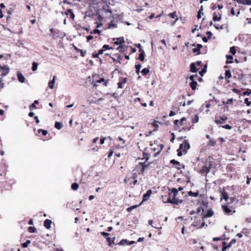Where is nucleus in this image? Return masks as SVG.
<instances>
[{"mask_svg":"<svg viewBox=\"0 0 251 251\" xmlns=\"http://www.w3.org/2000/svg\"><path fill=\"white\" fill-rule=\"evenodd\" d=\"M236 1L239 4H247L249 5H251V0H232Z\"/></svg>","mask_w":251,"mask_h":251,"instance_id":"6e6552de","label":"nucleus"},{"mask_svg":"<svg viewBox=\"0 0 251 251\" xmlns=\"http://www.w3.org/2000/svg\"><path fill=\"white\" fill-rule=\"evenodd\" d=\"M165 202H169V203H171L172 204L178 205L179 204H180L182 202V200H179L176 198H168L167 199V201Z\"/></svg>","mask_w":251,"mask_h":251,"instance_id":"f257e3e1","label":"nucleus"},{"mask_svg":"<svg viewBox=\"0 0 251 251\" xmlns=\"http://www.w3.org/2000/svg\"><path fill=\"white\" fill-rule=\"evenodd\" d=\"M215 144V142L214 140H210L209 141V145L211 146H214Z\"/></svg>","mask_w":251,"mask_h":251,"instance_id":"680f3d73","label":"nucleus"},{"mask_svg":"<svg viewBox=\"0 0 251 251\" xmlns=\"http://www.w3.org/2000/svg\"><path fill=\"white\" fill-rule=\"evenodd\" d=\"M101 234L104 237H106V236H108V235H109V234L108 233L105 232H101Z\"/></svg>","mask_w":251,"mask_h":251,"instance_id":"e2e57ef3","label":"nucleus"},{"mask_svg":"<svg viewBox=\"0 0 251 251\" xmlns=\"http://www.w3.org/2000/svg\"><path fill=\"white\" fill-rule=\"evenodd\" d=\"M78 52L80 53L81 55L83 57H84L86 53L85 51H84L82 50H80Z\"/></svg>","mask_w":251,"mask_h":251,"instance_id":"5fc2aeb1","label":"nucleus"},{"mask_svg":"<svg viewBox=\"0 0 251 251\" xmlns=\"http://www.w3.org/2000/svg\"><path fill=\"white\" fill-rule=\"evenodd\" d=\"M106 240H107V242L108 243V245H109V246H110L111 245V244H114V243L113 241H112V242H111V238H110V237H107V238H106Z\"/></svg>","mask_w":251,"mask_h":251,"instance_id":"8fccbe9b","label":"nucleus"},{"mask_svg":"<svg viewBox=\"0 0 251 251\" xmlns=\"http://www.w3.org/2000/svg\"><path fill=\"white\" fill-rule=\"evenodd\" d=\"M188 195L190 196H192V197H197L199 195V193L198 192H193L192 191H189L188 192Z\"/></svg>","mask_w":251,"mask_h":251,"instance_id":"72a5a7b5","label":"nucleus"},{"mask_svg":"<svg viewBox=\"0 0 251 251\" xmlns=\"http://www.w3.org/2000/svg\"><path fill=\"white\" fill-rule=\"evenodd\" d=\"M214 21H219L221 20V17H213Z\"/></svg>","mask_w":251,"mask_h":251,"instance_id":"13d9d810","label":"nucleus"},{"mask_svg":"<svg viewBox=\"0 0 251 251\" xmlns=\"http://www.w3.org/2000/svg\"><path fill=\"white\" fill-rule=\"evenodd\" d=\"M106 140V137H101L100 139V143L101 144H103L104 143V141Z\"/></svg>","mask_w":251,"mask_h":251,"instance_id":"bf43d9fd","label":"nucleus"},{"mask_svg":"<svg viewBox=\"0 0 251 251\" xmlns=\"http://www.w3.org/2000/svg\"><path fill=\"white\" fill-rule=\"evenodd\" d=\"M104 81V79L103 78H101L100 79L97 81V83H101Z\"/></svg>","mask_w":251,"mask_h":251,"instance_id":"774afa93","label":"nucleus"},{"mask_svg":"<svg viewBox=\"0 0 251 251\" xmlns=\"http://www.w3.org/2000/svg\"><path fill=\"white\" fill-rule=\"evenodd\" d=\"M0 69L2 70L1 75L4 76L6 75L9 72V68L8 66H0Z\"/></svg>","mask_w":251,"mask_h":251,"instance_id":"7ed1b4c3","label":"nucleus"},{"mask_svg":"<svg viewBox=\"0 0 251 251\" xmlns=\"http://www.w3.org/2000/svg\"><path fill=\"white\" fill-rule=\"evenodd\" d=\"M90 33L91 34H96L97 33V34H100V33H101V31L99 29H98L96 28L95 29L90 31Z\"/></svg>","mask_w":251,"mask_h":251,"instance_id":"f704fd0d","label":"nucleus"},{"mask_svg":"<svg viewBox=\"0 0 251 251\" xmlns=\"http://www.w3.org/2000/svg\"><path fill=\"white\" fill-rule=\"evenodd\" d=\"M50 31L51 34L50 36H52V38L54 39H55L57 37H59L60 36L58 35V32L55 31L53 28H51L50 29Z\"/></svg>","mask_w":251,"mask_h":251,"instance_id":"f8f14e48","label":"nucleus"},{"mask_svg":"<svg viewBox=\"0 0 251 251\" xmlns=\"http://www.w3.org/2000/svg\"><path fill=\"white\" fill-rule=\"evenodd\" d=\"M38 101L37 100H34V102L31 105H30L29 106L30 110H32L33 109H36V107L35 106V104H38Z\"/></svg>","mask_w":251,"mask_h":251,"instance_id":"393cba45","label":"nucleus"},{"mask_svg":"<svg viewBox=\"0 0 251 251\" xmlns=\"http://www.w3.org/2000/svg\"><path fill=\"white\" fill-rule=\"evenodd\" d=\"M222 209L226 213H229L231 212V210L227 205H223Z\"/></svg>","mask_w":251,"mask_h":251,"instance_id":"dca6fc26","label":"nucleus"},{"mask_svg":"<svg viewBox=\"0 0 251 251\" xmlns=\"http://www.w3.org/2000/svg\"><path fill=\"white\" fill-rule=\"evenodd\" d=\"M226 57L227 58V60L226 61V64L231 63L233 62V56L230 55H226Z\"/></svg>","mask_w":251,"mask_h":251,"instance_id":"4be33fe9","label":"nucleus"},{"mask_svg":"<svg viewBox=\"0 0 251 251\" xmlns=\"http://www.w3.org/2000/svg\"><path fill=\"white\" fill-rule=\"evenodd\" d=\"M190 146L189 143L186 140H184L183 144H180L179 145V149H182L183 151L185 153L187 152V150L190 149Z\"/></svg>","mask_w":251,"mask_h":251,"instance_id":"f03ea898","label":"nucleus"},{"mask_svg":"<svg viewBox=\"0 0 251 251\" xmlns=\"http://www.w3.org/2000/svg\"><path fill=\"white\" fill-rule=\"evenodd\" d=\"M178 18L177 17L173 22H169L170 23V25L171 26H173L175 25L176 23L178 21Z\"/></svg>","mask_w":251,"mask_h":251,"instance_id":"603ef678","label":"nucleus"},{"mask_svg":"<svg viewBox=\"0 0 251 251\" xmlns=\"http://www.w3.org/2000/svg\"><path fill=\"white\" fill-rule=\"evenodd\" d=\"M51 221L49 219H46L44 222V226L47 228L50 229L51 227Z\"/></svg>","mask_w":251,"mask_h":251,"instance_id":"ddd939ff","label":"nucleus"},{"mask_svg":"<svg viewBox=\"0 0 251 251\" xmlns=\"http://www.w3.org/2000/svg\"><path fill=\"white\" fill-rule=\"evenodd\" d=\"M245 103L247 106H250L251 104V101H250L248 98H246L245 99Z\"/></svg>","mask_w":251,"mask_h":251,"instance_id":"de8ad7c7","label":"nucleus"},{"mask_svg":"<svg viewBox=\"0 0 251 251\" xmlns=\"http://www.w3.org/2000/svg\"><path fill=\"white\" fill-rule=\"evenodd\" d=\"M207 35H208V39H210L211 38V35H212L211 32L210 31H207V33H206Z\"/></svg>","mask_w":251,"mask_h":251,"instance_id":"0e129e2a","label":"nucleus"},{"mask_svg":"<svg viewBox=\"0 0 251 251\" xmlns=\"http://www.w3.org/2000/svg\"><path fill=\"white\" fill-rule=\"evenodd\" d=\"M222 127L228 130H230L232 128V126L229 125H226L225 126H222Z\"/></svg>","mask_w":251,"mask_h":251,"instance_id":"09e8293b","label":"nucleus"},{"mask_svg":"<svg viewBox=\"0 0 251 251\" xmlns=\"http://www.w3.org/2000/svg\"><path fill=\"white\" fill-rule=\"evenodd\" d=\"M223 8V5H220L219 4H213L212 6V9L214 11H215L217 8H218V10H220L221 9H222Z\"/></svg>","mask_w":251,"mask_h":251,"instance_id":"6ab92c4d","label":"nucleus"},{"mask_svg":"<svg viewBox=\"0 0 251 251\" xmlns=\"http://www.w3.org/2000/svg\"><path fill=\"white\" fill-rule=\"evenodd\" d=\"M71 187L73 190H77L78 189L79 185L77 183H74L72 184Z\"/></svg>","mask_w":251,"mask_h":251,"instance_id":"bb28decb","label":"nucleus"},{"mask_svg":"<svg viewBox=\"0 0 251 251\" xmlns=\"http://www.w3.org/2000/svg\"><path fill=\"white\" fill-rule=\"evenodd\" d=\"M199 120V116L198 115H196L195 116L194 118L192 120V122L193 123H197L198 122Z\"/></svg>","mask_w":251,"mask_h":251,"instance_id":"37998d69","label":"nucleus"},{"mask_svg":"<svg viewBox=\"0 0 251 251\" xmlns=\"http://www.w3.org/2000/svg\"><path fill=\"white\" fill-rule=\"evenodd\" d=\"M140 54L139 55V59L140 61H143L145 59V53L144 50L142 49H139Z\"/></svg>","mask_w":251,"mask_h":251,"instance_id":"9b49d317","label":"nucleus"},{"mask_svg":"<svg viewBox=\"0 0 251 251\" xmlns=\"http://www.w3.org/2000/svg\"><path fill=\"white\" fill-rule=\"evenodd\" d=\"M178 194V190L176 188H173L171 190V192L169 193V198H174Z\"/></svg>","mask_w":251,"mask_h":251,"instance_id":"39448f33","label":"nucleus"},{"mask_svg":"<svg viewBox=\"0 0 251 251\" xmlns=\"http://www.w3.org/2000/svg\"><path fill=\"white\" fill-rule=\"evenodd\" d=\"M117 41L114 42V44L116 45H120V46L122 44V43H125V41L123 38H119L117 39Z\"/></svg>","mask_w":251,"mask_h":251,"instance_id":"aec40b11","label":"nucleus"},{"mask_svg":"<svg viewBox=\"0 0 251 251\" xmlns=\"http://www.w3.org/2000/svg\"><path fill=\"white\" fill-rule=\"evenodd\" d=\"M38 131L39 133L42 132V134L44 136L46 135L48 133L47 130L42 129H38Z\"/></svg>","mask_w":251,"mask_h":251,"instance_id":"e433bc0d","label":"nucleus"},{"mask_svg":"<svg viewBox=\"0 0 251 251\" xmlns=\"http://www.w3.org/2000/svg\"><path fill=\"white\" fill-rule=\"evenodd\" d=\"M213 215V211L212 209H210L208 210L207 214L203 216V218L210 217L212 216Z\"/></svg>","mask_w":251,"mask_h":251,"instance_id":"a211bd4d","label":"nucleus"},{"mask_svg":"<svg viewBox=\"0 0 251 251\" xmlns=\"http://www.w3.org/2000/svg\"><path fill=\"white\" fill-rule=\"evenodd\" d=\"M211 164L209 163L208 166L207 165L203 166L201 171V173L202 174L205 173L206 174H207L209 172V169L211 167Z\"/></svg>","mask_w":251,"mask_h":251,"instance_id":"0eeeda50","label":"nucleus"},{"mask_svg":"<svg viewBox=\"0 0 251 251\" xmlns=\"http://www.w3.org/2000/svg\"><path fill=\"white\" fill-rule=\"evenodd\" d=\"M236 240L235 239H232L230 242L227 244V247L230 248L233 244L236 243Z\"/></svg>","mask_w":251,"mask_h":251,"instance_id":"ea45409f","label":"nucleus"},{"mask_svg":"<svg viewBox=\"0 0 251 251\" xmlns=\"http://www.w3.org/2000/svg\"><path fill=\"white\" fill-rule=\"evenodd\" d=\"M251 94V90L248 89L247 91L243 92L244 95L249 96Z\"/></svg>","mask_w":251,"mask_h":251,"instance_id":"49530a36","label":"nucleus"},{"mask_svg":"<svg viewBox=\"0 0 251 251\" xmlns=\"http://www.w3.org/2000/svg\"><path fill=\"white\" fill-rule=\"evenodd\" d=\"M102 49H103V50H108V49H112V48L110 47L109 45H104L103 46Z\"/></svg>","mask_w":251,"mask_h":251,"instance_id":"3c124183","label":"nucleus"},{"mask_svg":"<svg viewBox=\"0 0 251 251\" xmlns=\"http://www.w3.org/2000/svg\"><path fill=\"white\" fill-rule=\"evenodd\" d=\"M186 119V118L185 117H183L181 119L180 122H179V124L182 125V123L183 121H185Z\"/></svg>","mask_w":251,"mask_h":251,"instance_id":"69168bd1","label":"nucleus"},{"mask_svg":"<svg viewBox=\"0 0 251 251\" xmlns=\"http://www.w3.org/2000/svg\"><path fill=\"white\" fill-rule=\"evenodd\" d=\"M31 243V241L30 240H26L25 242L23 243L22 244V246L23 248H26L27 247L28 245Z\"/></svg>","mask_w":251,"mask_h":251,"instance_id":"2f4dec72","label":"nucleus"},{"mask_svg":"<svg viewBox=\"0 0 251 251\" xmlns=\"http://www.w3.org/2000/svg\"><path fill=\"white\" fill-rule=\"evenodd\" d=\"M222 196H223V198L224 199H225L226 201H227L228 199V194L226 192H224L223 194H222Z\"/></svg>","mask_w":251,"mask_h":251,"instance_id":"79ce46f5","label":"nucleus"},{"mask_svg":"<svg viewBox=\"0 0 251 251\" xmlns=\"http://www.w3.org/2000/svg\"><path fill=\"white\" fill-rule=\"evenodd\" d=\"M230 52L232 55H234L236 53V50L234 47H232L230 48Z\"/></svg>","mask_w":251,"mask_h":251,"instance_id":"a18cd8bd","label":"nucleus"},{"mask_svg":"<svg viewBox=\"0 0 251 251\" xmlns=\"http://www.w3.org/2000/svg\"><path fill=\"white\" fill-rule=\"evenodd\" d=\"M141 204H139V205H140ZM139 206V205H133V206H131L128 208H127V212H131L132 211V210L137 208L138 206Z\"/></svg>","mask_w":251,"mask_h":251,"instance_id":"473e14b6","label":"nucleus"},{"mask_svg":"<svg viewBox=\"0 0 251 251\" xmlns=\"http://www.w3.org/2000/svg\"><path fill=\"white\" fill-rule=\"evenodd\" d=\"M141 68V65L140 64H138L135 65V68L136 69V73L139 74L140 72V70Z\"/></svg>","mask_w":251,"mask_h":251,"instance_id":"58836bf2","label":"nucleus"},{"mask_svg":"<svg viewBox=\"0 0 251 251\" xmlns=\"http://www.w3.org/2000/svg\"><path fill=\"white\" fill-rule=\"evenodd\" d=\"M149 72V69L148 68H144L141 71V73L144 75H147Z\"/></svg>","mask_w":251,"mask_h":251,"instance_id":"a19ab883","label":"nucleus"},{"mask_svg":"<svg viewBox=\"0 0 251 251\" xmlns=\"http://www.w3.org/2000/svg\"><path fill=\"white\" fill-rule=\"evenodd\" d=\"M206 70L205 68H203L201 71L200 72L199 74L201 75L202 76L204 73H205Z\"/></svg>","mask_w":251,"mask_h":251,"instance_id":"4d7b16f0","label":"nucleus"},{"mask_svg":"<svg viewBox=\"0 0 251 251\" xmlns=\"http://www.w3.org/2000/svg\"><path fill=\"white\" fill-rule=\"evenodd\" d=\"M190 71L192 73H196L197 72V69L194 63H192L190 64Z\"/></svg>","mask_w":251,"mask_h":251,"instance_id":"f3484780","label":"nucleus"},{"mask_svg":"<svg viewBox=\"0 0 251 251\" xmlns=\"http://www.w3.org/2000/svg\"><path fill=\"white\" fill-rule=\"evenodd\" d=\"M128 240L126 239H122L119 243L120 245H128Z\"/></svg>","mask_w":251,"mask_h":251,"instance_id":"cd10ccee","label":"nucleus"},{"mask_svg":"<svg viewBox=\"0 0 251 251\" xmlns=\"http://www.w3.org/2000/svg\"><path fill=\"white\" fill-rule=\"evenodd\" d=\"M140 165L142 166V171H144L148 167V165H145L143 163H140Z\"/></svg>","mask_w":251,"mask_h":251,"instance_id":"4c0bfd02","label":"nucleus"},{"mask_svg":"<svg viewBox=\"0 0 251 251\" xmlns=\"http://www.w3.org/2000/svg\"><path fill=\"white\" fill-rule=\"evenodd\" d=\"M227 118L226 117H220L215 120V122L217 124H222L225 123V121L227 120Z\"/></svg>","mask_w":251,"mask_h":251,"instance_id":"20e7f679","label":"nucleus"},{"mask_svg":"<svg viewBox=\"0 0 251 251\" xmlns=\"http://www.w3.org/2000/svg\"><path fill=\"white\" fill-rule=\"evenodd\" d=\"M55 79H56V76L54 75L53 77L52 80L49 82V87L50 89H53L54 87V83H55Z\"/></svg>","mask_w":251,"mask_h":251,"instance_id":"2eb2a0df","label":"nucleus"},{"mask_svg":"<svg viewBox=\"0 0 251 251\" xmlns=\"http://www.w3.org/2000/svg\"><path fill=\"white\" fill-rule=\"evenodd\" d=\"M32 70L33 71H35L37 70L38 64L36 62H33L32 63Z\"/></svg>","mask_w":251,"mask_h":251,"instance_id":"a878e982","label":"nucleus"},{"mask_svg":"<svg viewBox=\"0 0 251 251\" xmlns=\"http://www.w3.org/2000/svg\"><path fill=\"white\" fill-rule=\"evenodd\" d=\"M190 87L192 90H195L196 89V87L198 85V83L196 81H192L190 83Z\"/></svg>","mask_w":251,"mask_h":251,"instance_id":"5701e85b","label":"nucleus"},{"mask_svg":"<svg viewBox=\"0 0 251 251\" xmlns=\"http://www.w3.org/2000/svg\"><path fill=\"white\" fill-rule=\"evenodd\" d=\"M28 231L30 233H34L36 232V228L34 226H29L28 227Z\"/></svg>","mask_w":251,"mask_h":251,"instance_id":"c9c22d12","label":"nucleus"},{"mask_svg":"<svg viewBox=\"0 0 251 251\" xmlns=\"http://www.w3.org/2000/svg\"><path fill=\"white\" fill-rule=\"evenodd\" d=\"M223 248L222 251H226V250L227 248H229V247H227V245L226 244V243L225 241L223 242Z\"/></svg>","mask_w":251,"mask_h":251,"instance_id":"c756f323","label":"nucleus"},{"mask_svg":"<svg viewBox=\"0 0 251 251\" xmlns=\"http://www.w3.org/2000/svg\"><path fill=\"white\" fill-rule=\"evenodd\" d=\"M199 28H200V29H201V26H198V25H195V28H193V29H192V32L193 33H194L196 30H199Z\"/></svg>","mask_w":251,"mask_h":251,"instance_id":"c03bdc74","label":"nucleus"},{"mask_svg":"<svg viewBox=\"0 0 251 251\" xmlns=\"http://www.w3.org/2000/svg\"><path fill=\"white\" fill-rule=\"evenodd\" d=\"M202 47L201 44H197V48L193 49V52H197L198 54H200V50Z\"/></svg>","mask_w":251,"mask_h":251,"instance_id":"4468645a","label":"nucleus"},{"mask_svg":"<svg viewBox=\"0 0 251 251\" xmlns=\"http://www.w3.org/2000/svg\"><path fill=\"white\" fill-rule=\"evenodd\" d=\"M17 77L19 81L21 83H24L25 81V77L20 72H17Z\"/></svg>","mask_w":251,"mask_h":251,"instance_id":"1a4fd4ad","label":"nucleus"},{"mask_svg":"<svg viewBox=\"0 0 251 251\" xmlns=\"http://www.w3.org/2000/svg\"><path fill=\"white\" fill-rule=\"evenodd\" d=\"M113 27H117V25L114 23V20L112 21L109 24H108V28Z\"/></svg>","mask_w":251,"mask_h":251,"instance_id":"b1692460","label":"nucleus"},{"mask_svg":"<svg viewBox=\"0 0 251 251\" xmlns=\"http://www.w3.org/2000/svg\"><path fill=\"white\" fill-rule=\"evenodd\" d=\"M152 191L151 190H149L147 191V192L144 194L143 198L142 201H147L150 197Z\"/></svg>","mask_w":251,"mask_h":251,"instance_id":"423d86ee","label":"nucleus"},{"mask_svg":"<svg viewBox=\"0 0 251 251\" xmlns=\"http://www.w3.org/2000/svg\"><path fill=\"white\" fill-rule=\"evenodd\" d=\"M93 36L92 35H89L86 37L87 41H89L90 40L93 39Z\"/></svg>","mask_w":251,"mask_h":251,"instance_id":"052dcab7","label":"nucleus"},{"mask_svg":"<svg viewBox=\"0 0 251 251\" xmlns=\"http://www.w3.org/2000/svg\"><path fill=\"white\" fill-rule=\"evenodd\" d=\"M117 50H118L119 51H122L123 52L124 50V46L121 45L119 47L117 48Z\"/></svg>","mask_w":251,"mask_h":251,"instance_id":"864d4df0","label":"nucleus"},{"mask_svg":"<svg viewBox=\"0 0 251 251\" xmlns=\"http://www.w3.org/2000/svg\"><path fill=\"white\" fill-rule=\"evenodd\" d=\"M233 99L232 98L229 99L226 102V104H229L232 102Z\"/></svg>","mask_w":251,"mask_h":251,"instance_id":"338daca9","label":"nucleus"},{"mask_svg":"<svg viewBox=\"0 0 251 251\" xmlns=\"http://www.w3.org/2000/svg\"><path fill=\"white\" fill-rule=\"evenodd\" d=\"M0 7L1 8V9H0V16H3V9H5V6L3 3H0Z\"/></svg>","mask_w":251,"mask_h":251,"instance_id":"c85d7f7f","label":"nucleus"},{"mask_svg":"<svg viewBox=\"0 0 251 251\" xmlns=\"http://www.w3.org/2000/svg\"><path fill=\"white\" fill-rule=\"evenodd\" d=\"M170 162H171V163L174 164V166H175V167L177 170H180L181 169L180 164V163L178 161H176L175 159H172V160H171Z\"/></svg>","mask_w":251,"mask_h":251,"instance_id":"9d476101","label":"nucleus"},{"mask_svg":"<svg viewBox=\"0 0 251 251\" xmlns=\"http://www.w3.org/2000/svg\"><path fill=\"white\" fill-rule=\"evenodd\" d=\"M231 76V73L229 70H226L225 73L226 78H229Z\"/></svg>","mask_w":251,"mask_h":251,"instance_id":"7c9ffc66","label":"nucleus"},{"mask_svg":"<svg viewBox=\"0 0 251 251\" xmlns=\"http://www.w3.org/2000/svg\"><path fill=\"white\" fill-rule=\"evenodd\" d=\"M63 124L60 122H56L55 123L54 126L56 128H57L58 130L61 129L62 128V127H63Z\"/></svg>","mask_w":251,"mask_h":251,"instance_id":"412c9836","label":"nucleus"},{"mask_svg":"<svg viewBox=\"0 0 251 251\" xmlns=\"http://www.w3.org/2000/svg\"><path fill=\"white\" fill-rule=\"evenodd\" d=\"M195 77H198V75H191L190 77H189V78L192 81H195L194 80V78Z\"/></svg>","mask_w":251,"mask_h":251,"instance_id":"6e6d98bb","label":"nucleus"}]
</instances>
